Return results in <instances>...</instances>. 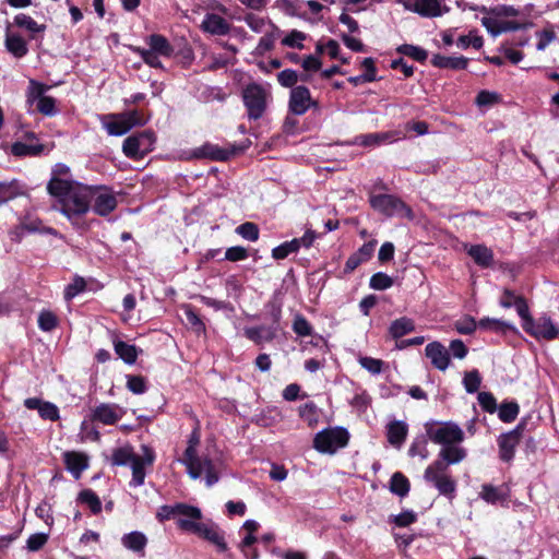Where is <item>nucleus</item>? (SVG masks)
<instances>
[{
	"label": "nucleus",
	"instance_id": "obj_24",
	"mask_svg": "<svg viewBox=\"0 0 559 559\" xmlns=\"http://www.w3.org/2000/svg\"><path fill=\"white\" fill-rule=\"evenodd\" d=\"M466 252L474 262L481 267H488L493 263V252L485 245H472L466 247Z\"/></svg>",
	"mask_w": 559,
	"mask_h": 559
},
{
	"label": "nucleus",
	"instance_id": "obj_27",
	"mask_svg": "<svg viewBox=\"0 0 559 559\" xmlns=\"http://www.w3.org/2000/svg\"><path fill=\"white\" fill-rule=\"evenodd\" d=\"M5 48L16 58L27 55L28 48L26 41L19 34H5Z\"/></svg>",
	"mask_w": 559,
	"mask_h": 559
},
{
	"label": "nucleus",
	"instance_id": "obj_46",
	"mask_svg": "<svg viewBox=\"0 0 559 559\" xmlns=\"http://www.w3.org/2000/svg\"><path fill=\"white\" fill-rule=\"evenodd\" d=\"M408 454L412 457L419 456L423 460H426L429 456V451L427 448V440L425 437L416 438L408 449Z\"/></svg>",
	"mask_w": 559,
	"mask_h": 559
},
{
	"label": "nucleus",
	"instance_id": "obj_63",
	"mask_svg": "<svg viewBox=\"0 0 559 559\" xmlns=\"http://www.w3.org/2000/svg\"><path fill=\"white\" fill-rule=\"evenodd\" d=\"M38 413L44 419L57 420L59 418L58 407L50 402H44Z\"/></svg>",
	"mask_w": 559,
	"mask_h": 559
},
{
	"label": "nucleus",
	"instance_id": "obj_52",
	"mask_svg": "<svg viewBox=\"0 0 559 559\" xmlns=\"http://www.w3.org/2000/svg\"><path fill=\"white\" fill-rule=\"evenodd\" d=\"M293 331L298 336H310L312 334V326L302 314H296L293 322Z\"/></svg>",
	"mask_w": 559,
	"mask_h": 559
},
{
	"label": "nucleus",
	"instance_id": "obj_57",
	"mask_svg": "<svg viewBox=\"0 0 559 559\" xmlns=\"http://www.w3.org/2000/svg\"><path fill=\"white\" fill-rule=\"evenodd\" d=\"M127 388L134 394H142L147 389L145 379L141 376H127Z\"/></svg>",
	"mask_w": 559,
	"mask_h": 559
},
{
	"label": "nucleus",
	"instance_id": "obj_1",
	"mask_svg": "<svg viewBox=\"0 0 559 559\" xmlns=\"http://www.w3.org/2000/svg\"><path fill=\"white\" fill-rule=\"evenodd\" d=\"M466 455V450L459 444L442 447L438 457L426 467L424 479L431 484L440 495L452 499L456 491V481L450 475L449 466L461 463Z\"/></svg>",
	"mask_w": 559,
	"mask_h": 559
},
{
	"label": "nucleus",
	"instance_id": "obj_12",
	"mask_svg": "<svg viewBox=\"0 0 559 559\" xmlns=\"http://www.w3.org/2000/svg\"><path fill=\"white\" fill-rule=\"evenodd\" d=\"M428 436L433 443L441 444L442 447L460 444L464 440V431L457 424L452 421L428 430Z\"/></svg>",
	"mask_w": 559,
	"mask_h": 559
},
{
	"label": "nucleus",
	"instance_id": "obj_54",
	"mask_svg": "<svg viewBox=\"0 0 559 559\" xmlns=\"http://www.w3.org/2000/svg\"><path fill=\"white\" fill-rule=\"evenodd\" d=\"M36 108L45 116H55L57 114L56 99L50 96H44L36 102Z\"/></svg>",
	"mask_w": 559,
	"mask_h": 559
},
{
	"label": "nucleus",
	"instance_id": "obj_21",
	"mask_svg": "<svg viewBox=\"0 0 559 559\" xmlns=\"http://www.w3.org/2000/svg\"><path fill=\"white\" fill-rule=\"evenodd\" d=\"M67 469L79 479L88 467V456L82 452L69 451L63 454Z\"/></svg>",
	"mask_w": 559,
	"mask_h": 559
},
{
	"label": "nucleus",
	"instance_id": "obj_10",
	"mask_svg": "<svg viewBox=\"0 0 559 559\" xmlns=\"http://www.w3.org/2000/svg\"><path fill=\"white\" fill-rule=\"evenodd\" d=\"M248 147V144L237 146L235 144L228 145L227 147H221L216 144L204 143L200 147H197L192 152L193 158H207L211 160L225 162L230 157L242 153Z\"/></svg>",
	"mask_w": 559,
	"mask_h": 559
},
{
	"label": "nucleus",
	"instance_id": "obj_55",
	"mask_svg": "<svg viewBox=\"0 0 559 559\" xmlns=\"http://www.w3.org/2000/svg\"><path fill=\"white\" fill-rule=\"evenodd\" d=\"M307 35L300 31L294 29L282 39V44L286 47L302 49V41Z\"/></svg>",
	"mask_w": 559,
	"mask_h": 559
},
{
	"label": "nucleus",
	"instance_id": "obj_44",
	"mask_svg": "<svg viewBox=\"0 0 559 559\" xmlns=\"http://www.w3.org/2000/svg\"><path fill=\"white\" fill-rule=\"evenodd\" d=\"M299 416L309 425L318 423V407L313 402H308L299 407Z\"/></svg>",
	"mask_w": 559,
	"mask_h": 559
},
{
	"label": "nucleus",
	"instance_id": "obj_31",
	"mask_svg": "<svg viewBox=\"0 0 559 559\" xmlns=\"http://www.w3.org/2000/svg\"><path fill=\"white\" fill-rule=\"evenodd\" d=\"M271 32L265 33V35L260 38L259 44L255 48V52L260 56L272 50L274 48L275 40L281 35V31L278 27L271 24Z\"/></svg>",
	"mask_w": 559,
	"mask_h": 559
},
{
	"label": "nucleus",
	"instance_id": "obj_32",
	"mask_svg": "<svg viewBox=\"0 0 559 559\" xmlns=\"http://www.w3.org/2000/svg\"><path fill=\"white\" fill-rule=\"evenodd\" d=\"M116 354L128 365H132L136 361L138 349L134 345H130L123 341L115 342Z\"/></svg>",
	"mask_w": 559,
	"mask_h": 559
},
{
	"label": "nucleus",
	"instance_id": "obj_45",
	"mask_svg": "<svg viewBox=\"0 0 559 559\" xmlns=\"http://www.w3.org/2000/svg\"><path fill=\"white\" fill-rule=\"evenodd\" d=\"M359 143L364 146H373L379 145L385 141H389L392 139V134L390 132H382V133H369L360 135Z\"/></svg>",
	"mask_w": 559,
	"mask_h": 559
},
{
	"label": "nucleus",
	"instance_id": "obj_15",
	"mask_svg": "<svg viewBox=\"0 0 559 559\" xmlns=\"http://www.w3.org/2000/svg\"><path fill=\"white\" fill-rule=\"evenodd\" d=\"M126 414L123 407L115 403H102L97 405L91 414L93 421L102 423L103 425H115Z\"/></svg>",
	"mask_w": 559,
	"mask_h": 559
},
{
	"label": "nucleus",
	"instance_id": "obj_62",
	"mask_svg": "<svg viewBox=\"0 0 559 559\" xmlns=\"http://www.w3.org/2000/svg\"><path fill=\"white\" fill-rule=\"evenodd\" d=\"M457 46L462 49H466L469 46H473L475 49H479L483 47V38L472 34L467 36H460L457 39Z\"/></svg>",
	"mask_w": 559,
	"mask_h": 559
},
{
	"label": "nucleus",
	"instance_id": "obj_58",
	"mask_svg": "<svg viewBox=\"0 0 559 559\" xmlns=\"http://www.w3.org/2000/svg\"><path fill=\"white\" fill-rule=\"evenodd\" d=\"M49 90V86L39 83L35 80H29L28 86V99L32 102H37L39 98L46 96L45 92Z\"/></svg>",
	"mask_w": 559,
	"mask_h": 559
},
{
	"label": "nucleus",
	"instance_id": "obj_41",
	"mask_svg": "<svg viewBox=\"0 0 559 559\" xmlns=\"http://www.w3.org/2000/svg\"><path fill=\"white\" fill-rule=\"evenodd\" d=\"M58 325L57 316L50 310H43L38 316V326L41 331L50 332Z\"/></svg>",
	"mask_w": 559,
	"mask_h": 559
},
{
	"label": "nucleus",
	"instance_id": "obj_33",
	"mask_svg": "<svg viewBox=\"0 0 559 559\" xmlns=\"http://www.w3.org/2000/svg\"><path fill=\"white\" fill-rule=\"evenodd\" d=\"M136 454L133 452V449L129 445L117 448L112 451L111 454V463L117 466L128 465L134 460Z\"/></svg>",
	"mask_w": 559,
	"mask_h": 559
},
{
	"label": "nucleus",
	"instance_id": "obj_19",
	"mask_svg": "<svg viewBox=\"0 0 559 559\" xmlns=\"http://www.w3.org/2000/svg\"><path fill=\"white\" fill-rule=\"evenodd\" d=\"M405 8L425 17H436L442 14L439 0H405Z\"/></svg>",
	"mask_w": 559,
	"mask_h": 559
},
{
	"label": "nucleus",
	"instance_id": "obj_9",
	"mask_svg": "<svg viewBox=\"0 0 559 559\" xmlns=\"http://www.w3.org/2000/svg\"><path fill=\"white\" fill-rule=\"evenodd\" d=\"M370 204L376 211L386 216L400 215L409 219L414 216L412 209L400 198L392 194L372 195L370 198Z\"/></svg>",
	"mask_w": 559,
	"mask_h": 559
},
{
	"label": "nucleus",
	"instance_id": "obj_35",
	"mask_svg": "<svg viewBox=\"0 0 559 559\" xmlns=\"http://www.w3.org/2000/svg\"><path fill=\"white\" fill-rule=\"evenodd\" d=\"M151 51H154L160 56L169 57L173 52V48L168 40L162 35H151L148 39Z\"/></svg>",
	"mask_w": 559,
	"mask_h": 559
},
{
	"label": "nucleus",
	"instance_id": "obj_2",
	"mask_svg": "<svg viewBox=\"0 0 559 559\" xmlns=\"http://www.w3.org/2000/svg\"><path fill=\"white\" fill-rule=\"evenodd\" d=\"M177 526L214 545L219 552L227 551L224 532L212 520L202 521L203 514L198 507L177 503Z\"/></svg>",
	"mask_w": 559,
	"mask_h": 559
},
{
	"label": "nucleus",
	"instance_id": "obj_28",
	"mask_svg": "<svg viewBox=\"0 0 559 559\" xmlns=\"http://www.w3.org/2000/svg\"><path fill=\"white\" fill-rule=\"evenodd\" d=\"M121 543L129 550L143 552L147 544V538L143 533L134 531L123 535Z\"/></svg>",
	"mask_w": 559,
	"mask_h": 559
},
{
	"label": "nucleus",
	"instance_id": "obj_20",
	"mask_svg": "<svg viewBox=\"0 0 559 559\" xmlns=\"http://www.w3.org/2000/svg\"><path fill=\"white\" fill-rule=\"evenodd\" d=\"M425 353L435 368L441 371L448 369L450 364V355L447 348L441 343L431 342L427 344Z\"/></svg>",
	"mask_w": 559,
	"mask_h": 559
},
{
	"label": "nucleus",
	"instance_id": "obj_8",
	"mask_svg": "<svg viewBox=\"0 0 559 559\" xmlns=\"http://www.w3.org/2000/svg\"><path fill=\"white\" fill-rule=\"evenodd\" d=\"M144 121L139 117L136 110L107 115L103 118V126L107 130L109 135H123L129 132L134 126H141Z\"/></svg>",
	"mask_w": 559,
	"mask_h": 559
},
{
	"label": "nucleus",
	"instance_id": "obj_49",
	"mask_svg": "<svg viewBox=\"0 0 559 559\" xmlns=\"http://www.w3.org/2000/svg\"><path fill=\"white\" fill-rule=\"evenodd\" d=\"M19 194V187L15 180L0 182V205L14 199Z\"/></svg>",
	"mask_w": 559,
	"mask_h": 559
},
{
	"label": "nucleus",
	"instance_id": "obj_3",
	"mask_svg": "<svg viewBox=\"0 0 559 559\" xmlns=\"http://www.w3.org/2000/svg\"><path fill=\"white\" fill-rule=\"evenodd\" d=\"M91 186L78 181H53L50 195L58 199L60 212L74 221L90 211Z\"/></svg>",
	"mask_w": 559,
	"mask_h": 559
},
{
	"label": "nucleus",
	"instance_id": "obj_29",
	"mask_svg": "<svg viewBox=\"0 0 559 559\" xmlns=\"http://www.w3.org/2000/svg\"><path fill=\"white\" fill-rule=\"evenodd\" d=\"M14 24L20 28L26 29L31 34V38H34L35 34L46 31L45 24H38L32 16L24 13L14 16Z\"/></svg>",
	"mask_w": 559,
	"mask_h": 559
},
{
	"label": "nucleus",
	"instance_id": "obj_23",
	"mask_svg": "<svg viewBox=\"0 0 559 559\" xmlns=\"http://www.w3.org/2000/svg\"><path fill=\"white\" fill-rule=\"evenodd\" d=\"M27 139L32 140L31 143L25 142H15L11 146V153L17 157L24 156H38L44 151V145L38 142H33L35 140L34 133H28Z\"/></svg>",
	"mask_w": 559,
	"mask_h": 559
},
{
	"label": "nucleus",
	"instance_id": "obj_5",
	"mask_svg": "<svg viewBox=\"0 0 559 559\" xmlns=\"http://www.w3.org/2000/svg\"><path fill=\"white\" fill-rule=\"evenodd\" d=\"M518 314L521 318L524 332L535 340L550 342L559 338V325L547 313L534 318L530 312L528 305L521 301L520 307H518Z\"/></svg>",
	"mask_w": 559,
	"mask_h": 559
},
{
	"label": "nucleus",
	"instance_id": "obj_7",
	"mask_svg": "<svg viewBox=\"0 0 559 559\" xmlns=\"http://www.w3.org/2000/svg\"><path fill=\"white\" fill-rule=\"evenodd\" d=\"M242 100L247 108L249 119L258 120L265 112L267 93L260 84L251 83L243 88Z\"/></svg>",
	"mask_w": 559,
	"mask_h": 559
},
{
	"label": "nucleus",
	"instance_id": "obj_60",
	"mask_svg": "<svg viewBox=\"0 0 559 559\" xmlns=\"http://www.w3.org/2000/svg\"><path fill=\"white\" fill-rule=\"evenodd\" d=\"M360 366L372 374H379L382 371L383 361L372 357H360Z\"/></svg>",
	"mask_w": 559,
	"mask_h": 559
},
{
	"label": "nucleus",
	"instance_id": "obj_36",
	"mask_svg": "<svg viewBox=\"0 0 559 559\" xmlns=\"http://www.w3.org/2000/svg\"><path fill=\"white\" fill-rule=\"evenodd\" d=\"M78 500L86 504L90 510L97 514L102 511V502L98 496L92 489H84L79 493Z\"/></svg>",
	"mask_w": 559,
	"mask_h": 559
},
{
	"label": "nucleus",
	"instance_id": "obj_6",
	"mask_svg": "<svg viewBox=\"0 0 559 559\" xmlns=\"http://www.w3.org/2000/svg\"><path fill=\"white\" fill-rule=\"evenodd\" d=\"M349 435L345 428L336 427L318 432L313 439V447L321 453H334L348 443Z\"/></svg>",
	"mask_w": 559,
	"mask_h": 559
},
{
	"label": "nucleus",
	"instance_id": "obj_34",
	"mask_svg": "<svg viewBox=\"0 0 559 559\" xmlns=\"http://www.w3.org/2000/svg\"><path fill=\"white\" fill-rule=\"evenodd\" d=\"M409 481L408 479L400 472H396L392 475L390 481V490L400 496L405 497L409 492Z\"/></svg>",
	"mask_w": 559,
	"mask_h": 559
},
{
	"label": "nucleus",
	"instance_id": "obj_39",
	"mask_svg": "<svg viewBox=\"0 0 559 559\" xmlns=\"http://www.w3.org/2000/svg\"><path fill=\"white\" fill-rule=\"evenodd\" d=\"M299 250V246L297 240L293 239L290 241H286L272 250V257L275 260H283L287 258L290 253L297 252Z\"/></svg>",
	"mask_w": 559,
	"mask_h": 559
},
{
	"label": "nucleus",
	"instance_id": "obj_47",
	"mask_svg": "<svg viewBox=\"0 0 559 559\" xmlns=\"http://www.w3.org/2000/svg\"><path fill=\"white\" fill-rule=\"evenodd\" d=\"M236 233L243 239L257 241L259 239V227L257 224L247 222L236 228Z\"/></svg>",
	"mask_w": 559,
	"mask_h": 559
},
{
	"label": "nucleus",
	"instance_id": "obj_4",
	"mask_svg": "<svg viewBox=\"0 0 559 559\" xmlns=\"http://www.w3.org/2000/svg\"><path fill=\"white\" fill-rule=\"evenodd\" d=\"M199 443L200 436L198 430H194L188 440V447L180 462L186 465L187 473L192 479L204 476L206 486L212 487L219 480L218 471L211 459L198 455Z\"/></svg>",
	"mask_w": 559,
	"mask_h": 559
},
{
	"label": "nucleus",
	"instance_id": "obj_14",
	"mask_svg": "<svg viewBox=\"0 0 559 559\" xmlns=\"http://www.w3.org/2000/svg\"><path fill=\"white\" fill-rule=\"evenodd\" d=\"M523 427L516 426L509 432L502 433L498 438L499 457L504 462H510L514 457L515 449L522 438Z\"/></svg>",
	"mask_w": 559,
	"mask_h": 559
},
{
	"label": "nucleus",
	"instance_id": "obj_40",
	"mask_svg": "<svg viewBox=\"0 0 559 559\" xmlns=\"http://www.w3.org/2000/svg\"><path fill=\"white\" fill-rule=\"evenodd\" d=\"M397 52H400L401 55L411 57L414 60L419 61V62L425 61L428 57V53L425 49H423L418 46L409 45V44H404V45H401L400 47H397Z\"/></svg>",
	"mask_w": 559,
	"mask_h": 559
},
{
	"label": "nucleus",
	"instance_id": "obj_56",
	"mask_svg": "<svg viewBox=\"0 0 559 559\" xmlns=\"http://www.w3.org/2000/svg\"><path fill=\"white\" fill-rule=\"evenodd\" d=\"M477 400L485 412L493 414L497 411V401L490 392H479Z\"/></svg>",
	"mask_w": 559,
	"mask_h": 559
},
{
	"label": "nucleus",
	"instance_id": "obj_64",
	"mask_svg": "<svg viewBox=\"0 0 559 559\" xmlns=\"http://www.w3.org/2000/svg\"><path fill=\"white\" fill-rule=\"evenodd\" d=\"M248 258V251L240 246L230 247L225 252V259L231 262L241 261Z\"/></svg>",
	"mask_w": 559,
	"mask_h": 559
},
{
	"label": "nucleus",
	"instance_id": "obj_48",
	"mask_svg": "<svg viewBox=\"0 0 559 559\" xmlns=\"http://www.w3.org/2000/svg\"><path fill=\"white\" fill-rule=\"evenodd\" d=\"M369 285L372 289L384 290L393 285V280L388 274L378 272L371 276Z\"/></svg>",
	"mask_w": 559,
	"mask_h": 559
},
{
	"label": "nucleus",
	"instance_id": "obj_61",
	"mask_svg": "<svg viewBox=\"0 0 559 559\" xmlns=\"http://www.w3.org/2000/svg\"><path fill=\"white\" fill-rule=\"evenodd\" d=\"M86 287V283L82 277H75L71 284H69L64 292L66 299H72L78 294L82 293Z\"/></svg>",
	"mask_w": 559,
	"mask_h": 559
},
{
	"label": "nucleus",
	"instance_id": "obj_16",
	"mask_svg": "<svg viewBox=\"0 0 559 559\" xmlns=\"http://www.w3.org/2000/svg\"><path fill=\"white\" fill-rule=\"evenodd\" d=\"M142 455H136L134 460L130 463L132 468V479L130 485L133 487H139L143 485L145 479V465H152L155 460V453L154 451L147 447L142 445Z\"/></svg>",
	"mask_w": 559,
	"mask_h": 559
},
{
	"label": "nucleus",
	"instance_id": "obj_30",
	"mask_svg": "<svg viewBox=\"0 0 559 559\" xmlns=\"http://www.w3.org/2000/svg\"><path fill=\"white\" fill-rule=\"evenodd\" d=\"M415 330V323L407 317L394 320L390 325V334L393 338H400Z\"/></svg>",
	"mask_w": 559,
	"mask_h": 559
},
{
	"label": "nucleus",
	"instance_id": "obj_17",
	"mask_svg": "<svg viewBox=\"0 0 559 559\" xmlns=\"http://www.w3.org/2000/svg\"><path fill=\"white\" fill-rule=\"evenodd\" d=\"M152 144V135L150 133H139L127 138L122 145L126 156L131 158L143 157L150 151Z\"/></svg>",
	"mask_w": 559,
	"mask_h": 559
},
{
	"label": "nucleus",
	"instance_id": "obj_18",
	"mask_svg": "<svg viewBox=\"0 0 559 559\" xmlns=\"http://www.w3.org/2000/svg\"><path fill=\"white\" fill-rule=\"evenodd\" d=\"M311 105H316L311 100L310 91L306 86H295L290 92L289 110L298 116L304 115Z\"/></svg>",
	"mask_w": 559,
	"mask_h": 559
},
{
	"label": "nucleus",
	"instance_id": "obj_22",
	"mask_svg": "<svg viewBox=\"0 0 559 559\" xmlns=\"http://www.w3.org/2000/svg\"><path fill=\"white\" fill-rule=\"evenodd\" d=\"M201 27L204 32L218 36L227 35L230 31V24L224 17L214 13L205 15Z\"/></svg>",
	"mask_w": 559,
	"mask_h": 559
},
{
	"label": "nucleus",
	"instance_id": "obj_13",
	"mask_svg": "<svg viewBox=\"0 0 559 559\" xmlns=\"http://www.w3.org/2000/svg\"><path fill=\"white\" fill-rule=\"evenodd\" d=\"M272 317V324L270 326L260 325V326H253V328H247L245 329V335L250 341L254 342L255 344H261L262 342H270L272 341L277 332H278V325L281 320V309L278 307L272 306L271 311Z\"/></svg>",
	"mask_w": 559,
	"mask_h": 559
},
{
	"label": "nucleus",
	"instance_id": "obj_38",
	"mask_svg": "<svg viewBox=\"0 0 559 559\" xmlns=\"http://www.w3.org/2000/svg\"><path fill=\"white\" fill-rule=\"evenodd\" d=\"M520 407L516 402H507L500 405L498 415L503 423H512L518 417Z\"/></svg>",
	"mask_w": 559,
	"mask_h": 559
},
{
	"label": "nucleus",
	"instance_id": "obj_51",
	"mask_svg": "<svg viewBox=\"0 0 559 559\" xmlns=\"http://www.w3.org/2000/svg\"><path fill=\"white\" fill-rule=\"evenodd\" d=\"M481 383V377L478 370H472L464 374L463 384L467 393H475L478 391Z\"/></svg>",
	"mask_w": 559,
	"mask_h": 559
},
{
	"label": "nucleus",
	"instance_id": "obj_42",
	"mask_svg": "<svg viewBox=\"0 0 559 559\" xmlns=\"http://www.w3.org/2000/svg\"><path fill=\"white\" fill-rule=\"evenodd\" d=\"M523 302L524 305H527L526 300L522 296L515 295V293L511 289L506 288L502 292V296L500 298V306L503 308H511L514 307L518 311V307H520V302Z\"/></svg>",
	"mask_w": 559,
	"mask_h": 559
},
{
	"label": "nucleus",
	"instance_id": "obj_26",
	"mask_svg": "<svg viewBox=\"0 0 559 559\" xmlns=\"http://www.w3.org/2000/svg\"><path fill=\"white\" fill-rule=\"evenodd\" d=\"M432 66L441 69H452V70H464L468 64V59L460 56V57H448L442 55H435L431 58Z\"/></svg>",
	"mask_w": 559,
	"mask_h": 559
},
{
	"label": "nucleus",
	"instance_id": "obj_11",
	"mask_svg": "<svg viewBox=\"0 0 559 559\" xmlns=\"http://www.w3.org/2000/svg\"><path fill=\"white\" fill-rule=\"evenodd\" d=\"M90 195V209L99 216L109 215L117 207L116 194L107 187H92Z\"/></svg>",
	"mask_w": 559,
	"mask_h": 559
},
{
	"label": "nucleus",
	"instance_id": "obj_37",
	"mask_svg": "<svg viewBox=\"0 0 559 559\" xmlns=\"http://www.w3.org/2000/svg\"><path fill=\"white\" fill-rule=\"evenodd\" d=\"M478 328L481 330H488L492 332H504L507 330H514V326L499 319L484 318L479 320Z\"/></svg>",
	"mask_w": 559,
	"mask_h": 559
},
{
	"label": "nucleus",
	"instance_id": "obj_53",
	"mask_svg": "<svg viewBox=\"0 0 559 559\" xmlns=\"http://www.w3.org/2000/svg\"><path fill=\"white\" fill-rule=\"evenodd\" d=\"M478 326V323L471 316H466L454 323L455 330L460 334L469 335L472 334Z\"/></svg>",
	"mask_w": 559,
	"mask_h": 559
},
{
	"label": "nucleus",
	"instance_id": "obj_25",
	"mask_svg": "<svg viewBox=\"0 0 559 559\" xmlns=\"http://www.w3.org/2000/svg\"><path fill=\"white\" fill-rule=\"evenodd\" d=\"M408 427L404 421L394 420L386 427V437L390 444L395 448H401L406 439Z\"/></svg>",
	"mask_w": 559,
	"mask_h": 559
},
{
	"label": "nucleus",
	"instance_id": "obj_59",
	"mask_svg": "<svg viewBox=\"0 0 559 559\" xmlns=\"http://www.w3.org/2000/svg\"><path fill=\"white\" fill-rule=\"evenodd\" d=\"M278 83L284 87H293L298 81V74L295 70L285 69L277 74Z\"/></svg>",
	"mask_w": 559,
	"mask_h": 559
},
{
	"label": "nucleus",
	"instance_id": "obj_43",
	"mask_svg": "<svg viewBox=\"0 0 559 559\" xmlns=\"http://www.w3.org/2000/svg\"><path fill=\"white\" fill-rule=\"evenodd\" d=\"M480 497L486 502L496 503L506 498V495L497 487L485 484L481 486Z\"/></svg>",
	"mask_w": 559,
	"mask_h": 559
},
{
	"label": "nucleus",
	"instance_id": "obj_50",
	"mask_svg": "<svg viewBox=\"0 0 559 559\" xmlns=\"http://www.w3.org/2000/svg\"><path fill=\"white\" fill-rule=\"evenodd\" d=\"M73 181L70 176V168L64 164H57L52 168L51 178L47 185V190L50 193V186L53 181Z\"/></svg>",
	"mask_w": 559,
	"mask_h": 559
}]
</instances>
